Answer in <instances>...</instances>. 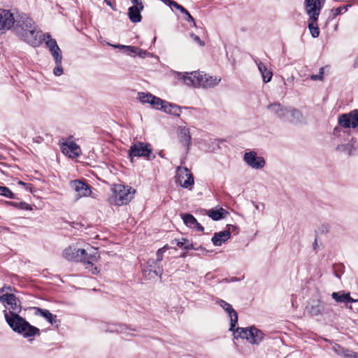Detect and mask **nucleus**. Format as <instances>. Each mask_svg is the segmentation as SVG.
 <instances>
[{"label":"nucleus","instance_id":"nucleus-1","mask_svg":"<svg viewBox=\"0 0 358 358\" xmlns=\"http://www.w3.org/2000/svg\"><path fill=\"white\" fill-rule=\"evenodd\" d=\"M15 34L24 42L36 47L42 43V33L31 18L22 13L17 16L14 27Z\"/></svg>","mask_w":358,"mask_h":358},{"label":"nucleus","instance_id":"nucleus-2","mask_svg":"<svg viewBox=\"0 0 358 358\" xmlns=\"http://www.w3.org/2000/svg\"><path fill=\"white\" fill-rule=\"evenodd\" d=\"M176 78L182 80L187 86L194 87H213L221 80L220 78L210 76L203 72L194 71L191 73L177 72Z\"/></svg>","mask_w":358,"mask_h":358},{"label":"nucleus","instance_id":"nucleus-3","mask_svg":"<svg viewBox=\"0 0 358 358\" xmlns=\"http://www.w3.org/2000/svg\"><path fill=\"white\" fill-rule=\"evenodd\" d=\"M267 110L276 118L283 122L297 123L303 120L302 113L299 110L284 106L278 102L268 105Z\"/></svg>","mask_w":358,"mask_h":358},{"label":"nucleus","instance_id":"nucleus-4","mask_svg":"<svg viewBox=\"0 0 358 358\" xmlns=\"http://www.w3.org/2000/svg\"><path fill=\"white\" fill-rule=\"evenodd\" d=\"M6 321L10 327L20 334H22L24 338L35 336L40 334L38 328L31 325L23 317L19 315V313L6 314Z\"/></svg>","mask_w":358,"mask_h":358},{"label":"nucleus","instance_id":"nucleus-5","mask_svg":"<svg viewBox=\"0 0 358 358\" xmlns=\"http://www.w3.org/2000/svg\"><path fill=\"white\" fill-rule=\"evenodd\" d=\"M113 194L108 201L112 205L122 206L129 203L136 193V189L122 184H114L112 187Z\"/></svg>","mask_w":358,"mask_h":358},{"label":"nucleus","instance_id":"nucleus-6","mask_svg":"<svg viewBox=\"0 0 358 358\" xmlns=\"http://www.w3.org/2000/svg\"><path fill=\"white\" fill-rule=\"evenodd\" d=\"M234 331L235 338L247 339L252 344L258 345L264 339V333L255 327H250L249 329L238 327Z\"/></svg>","mask_w":358,"mask_h":358},{"label":"nucleus","instance_id":"nucleus-7","mask_svg":"<svg viewBox=\"0 0 358 358\" xmlns=\"http://www.w3.org/2000/svg\"><path fill=\"white\" fill-rule=\"evenodd\" d=\"M87 252L85 249L69 246L63 251V257L68 261L85 262Z\"/></svg>","mask_w":358,"mask_h":358},{"label":"nucleus","instance_id":"nucleus-8","mask_svg":"<svg viewBox=\"0 0 358 358\" xmlns=\"http://www.w3.org/2000/svg\"><path fill=\"white\" fill-rule=\"evenodd\" d=\"M149 146L148 144H145L141 142H138L132 145L129 150L131 160L132 161L134 157H144L147 159H150L152 155V150Z\"/></svg>","mask_w":358,"mask_h":358},{"label":"nucleus","instance_id":"nucleus-9","mask_svg":"<svg viewBox=\"0 0 358 358\" xmlns=\"http://www.w3.org/2000/svg\"><path fill=\"white\" fill-rule=\"evenodd\" d=\"M177 182L186 189H192L194 185V177L187 168L178 167Z\"/></svg>","mask_w":358,"mask_h":358},{"label":"nucleus","instance_id":"nucleus-10","mask_svg":"<svg viewBox=\"0 0 358 358\" xmlns=\"http://www.w3.org/2000/svg\"><path fill=\"white\" fill-rule=\"evenodd\" d=\"M305 10L309 20H317L323 7L320 0H305Z\"/></svg>","mask_w":358,"mask_h":358},{"label":"nucleus","instance_id":"nucleus-11","mask_svg":"<svg viewBox=\"0 0 358 358\" xmlns=\"http://www.w3.org/2000/svg\"><path fill=\"white\" fill-rule=\"evenodd\" d=\"M245 162L252 169H261L265 166L266 162L264 157L257 155L255 151L245 152L243 156Z\"/></svg>","mask_w":358,"mask_h":358},{"label":"nucleus","instance_id":"nucleus-12","mask_svg":"<svg viewBox=\"0 0 358 358\" xmlns=\"http://www.w3.org/2000/svg\"><path fill=\"white\" fill-rule=\"evenodd\" d=\"M338 124L344 128H355L358 125V110L343 114L338 117Z\"/></svg>","mask_w":358,"mask_h":358},{"label":"nucleus","instance_id":"nucleus-13","mask_svg":"<svg viewBox=\"0 0 358 358\" xmlns=\"http://www.w3.org/2000/svg\"><path fill=\"white\" fill-rule=\"evenodd\" d=\"M9 307V310H5L3 311L4 317L6 314L20 313L22 310L21 303L20 300L13 294H7L6 295L5 303Z\"/></svg>","mask_w":358,"mask_h":358},{"label":"nucleus","instance_id":"nucleus-14","mask_svg":"<svg viewBox=\"0 0 358 358\" xmlns=\"http://www.w3.org/2000/svg\"><path fill=\"white\" fill-rule=\"evenodd\" d=\"M62 152L70 158H76L80 155V148L78 144L71 139L66 140L61 144Z\"/></svg>","mask_w":358,"mask_h":358},{"label":"nucleus","instance_id":"nucleus-15","mask_svg":"<svg viewBox=\"0 0 358 358\" xmlns=\"http://www.w3.org/2000/svg\"><path fill=\"white\" fill-rule=\"evenodd\" d=\"M16 19L8 10H0V29H10L15 27Z\"/></svg>","mask_w":358,"mask_h":358},{"label":"nucleus","instance_id":"nucleus-16","mask_svg":"<svg viewBox=\"0 0 358 358\" xmlns=\"http://www.w3.org/2000/svg\"><path fill=\"white\" fill-rule=\"evenodd\" d=\"M71 187L77 193L78 198L90 196L92 193L90 187L80 180L72 181L71 182Z\"/></svg>","mask_w":358,"mask_h":358},{"label":"nucleus","instance_id":"nucleus-17","mask_svg":"<svg viewBox=\"0 0 358 358\" xmlns=\"http://www.w3.org/2000/svg\"><path fill=\"white\" fill-rule=\"evenodd\" d=\"M219 304L224 310H225L226 312L228 313L231 320L229 330L234 331V328L236 327L238 323V315L236 311L232 308V306L229 303L223 300H220L219 301Z\"/></svg>","mask_w":358,"mask_h":358},{"label":"nucleus","instance_id":"nucleus-18","mask_svg":"<svg viewBox=\"0 0 358 358\" xmlns=\"http://www.w3.org/2000/svg\"><path fill=\"white\" fill-rule=\"evenodd\" d=\"M236 228V227L230 225L228 227L227 230H224L219 233H215L211 239L213 243L215 245H221L223 243L229 238L231 229L234 231Z\"/></svg>","mask_w":358,"mask_h":358},{"label":"nucleus","instance_id":"nucleus-19","mask_svg":"<svg viewBox=\"0 0 358 358\" xmlns=\"http://www.w3.org/2000/svg\"><path fill=\"white\" fill-rule=\"evenodd\" d=\"M336 150L347 155H356L358 152V143L351 141L346 144L339 145L336 147Z\"/></svg>","mask_w":358,"mask_h":358},{"label":"nucleus","instance_id":"nucleus-20","mask_svg":"<svg viewBox=\"0 0 358 358\" xmlns=\"http://www.w3.org/2000/svg\"><path fill=\"white\" fill-rule=\"evenodd\" d=\"M181 217L185 224L192 229H195L199 231H203L204 228L197 222L196 219L191 214H181Z\"/></svg>","mask_w":358,"mask_h":358},{"label":"nucleus","instance_id":"nucleus-21","mask_svg":"<svg viewBox=\"0 0 358 358\" xmlns=\"http://www.w3.org/2000/svg\"><path fill=\"white\" fill-rule=\"evenodd\" d=\"M178 138L180 142L186 148V152H188L191 144V136L188 128L180 127L178 129Z\"/></svg>","mask_w":358,"mask_h":358},{"label":"nucleus","instance_id":"nucleus-22","mask_svg":"<svg viewBox=\"0 0 358 358\" xmlns=\"http://www.w3.org/2000/svg\"><path fill=\"white\" fill-rule=\"evenodd\" d=\"M254 61L257 64L259 72L261 73L264 83H267L271 81L273 76L272 72L268 70L266 65L260 62L258 59H255Z\"/></svg>","mask_w":358,"mask_h":358},{"label":"nucleus","instance_id":"nucleus-23","mask_svg":"<svg viewBox=\"0 0 358 358\" xmlns=\"http://www.w3.org/2000/svg\"><path fill=\"white\" fill-rule=\"evenodd\" d=\"M331 297L338 303H350L354 301V299L350 296V293H345L343 291L333 292Z\"/></svg>","mask_w":358,"mask_h":358},{"label":"nucleus","instance_id":"nucleus-24","mask_svg":"<svg viewBox=\"0 0 358 358\" xmlns=\"http://www.w3.org/2000/svg\"><path fill=\"white\" fill-rule=\"evenodd\" d=\"M229 213L222 208L219 209L212 208L207 212V215L213 220H219L224 218Z\"/></svg>","mask_w":358,"mask_h":358},{"label":"nucleus","instance_id":"nucleus-25","mask_svg":"<svg viewBox=\"0 0 358 358\" xmlns=\"http://www.w3.org/2000/svg\"><path fill=\"white\" fill-rule=\"evenodd\" d=\"M308 313L313 316H317L324 310V305L321 301H317L308 307Z\"/></svg>","mask_w":358,"mask_h":358},{"label":"nucleus","instance_id":"nucleus-26","mask_svg":"<svg viewBox=\"0 0 358 358\" xmlns=\"http://www.w3.org/2000/svg\"><path fill=\"white\" fill-rule=\"evenodd\" d=\"M139 8L136 6H131L128 10V16L129 20L134 23L140 22L142 20L141 11Z\"/></svg>","mask_w":358,"mask_h":358},{"label":"nucleus","instance_id":"nucleus-27","mask_svg":"<svg viewBox=\"0 0 358 358\" xmlns=\"http://www.w3.org/2000/svg\"><path fill=\"white\" fill-rule=\"evenodd\" d=\"M162 110L166 113L176 116H179L181 113V109L176 104L169 103L165 101Z\"/></svg>","mask_w":358,"mask_h":358},{"label":"nucleus","instance_id":"nucleus-28","mask_svg":"<svg viewBox=\"0 0 358 358\" xmlns=\"http://www.w3.org/2000/svg\"><path fill=\"white\" fill-rule=\"evenodd\" d=\"M36 314L46 319L51 324L57 323V316L52 315L48 310L38 308Z\"/></svg>","mask_w":358,"mask_h":358},{"label":"nucleus","instance_id":"nucleus-29","mask_svg":"<svg viewBox=\"0 0 358 358\" xmlns=\"http://www.w3.org/2000/svg\"><path fill=\"white\" fill-rule=\"evenodd\" d=\"M174 242L176 243L177 246H178L179 248H182L187 250H198V248L194 247V245L192 243H190L189 240L185 238H181V240L174 239L172 241V243H173Z\"/></svg>","mask_w":358,"mask_h":358},{"label":"nucleus","instance_id":"nucleus-30","mask_svg":"<svg viewBox=\"0 0 358 358\" xmlns=\"http://www.w3.org/2000/svg\"><path fill=\"white\" fill-rule=\"evenodd\" d=\"M317 20L308 19V28L313 38L318 37L320 35V29L317 25Z\"/></svg>","mask_w":358,"mask_h":358},{"label":"nucleus","instance_id":"nucleus-31","mask_svg":"<svg viewBox=\"0 0 358 358\" xmlns=\"http://www.w3.org/2000/svg\"><path fill=\"white\" fill-rule=\"evenodd\" d=\"M43 39L45 40V44L48 47L50 51L55 49H56V50H59V48L57 45V41L52 38L49 34H45Z\"/></svg>","mask_w":358,"mask_h":358},{"label":"nucleus","instance_id":"nucleus-32","mask_svg":"<svg viewBox=\"0 0 358 358\" xmlns=\"http://www.w3.org/2000/svg\"><path fill=\"white\" fill-rule=\"evenodd\" d=\"M333 350L339 356L344 358H349L351 350L344 348L342 346L336 344L332 348Z\"/></svg>","mask_w":358,"mask_h":358},{"label":"nucleus","instance_id":"nucleus-33","mask_svg":"<svg viewBox=\"0 0 358 358\" xmlns=\"http://www.w3.org/2000/svg\"><path fill=\"white\" fill-rule=\"evenodd\" d=\"M169 249V245H165L164 247L159 248L156 253L157 259L155 260V264H158L161 263L163 259L164 253Z\"/></svg>","mask_w":358,"mask_h":358},{"label":"nucleus","instance_id":"nucleus-34","mask_svg":"<svg viewBox=\"0 0 358 358\" xmlns=\"http://www.w3.org/2000/svg\"><path fill=\"white\" fill-rule=\"evenodd\" d=\"M0 195L9 199H14L15 195L11 190L6 186H0Z\"/></svg>","mask_w":358,"mask_h":358},{"label":"nucleus","instance_id":"nucleus-35","mask_svg":"<svg viewBox=\"0 0 358 358\" xmlns=\"http://www.w3.org/2000/svg\"><path fill=\"white\" fill-rule=\"evenodd\" d=\"M100 258V256L96 249H93V251L92 252L87 253V259H85V262L87 260L90 261L92 263V262H97ZM86 262H83V264H85Z\"/></svg>","mask_w":358,"mask_h":358},{"label":"nucleus","instance_id":"nucleus-36","mask_svg":"<svg viewBox=\"0 0 358 358\" xmlns=\"http://www.w3.org/2000/svg\"><path fill=\"white\" fill-rule=\"evenodd\" d=\"M164 3L171 8H175L176 9L182 12L185 10V8L181 5L178 4L176 1L173 0H165Z\"/></svg>","mask_w":358,"mask_h":358},{"label":"nucleus","instance_id":"nucleus-37","mask_svg":"<svg viewBox=\"0 0 358 358\" xmlns=\"http://www.w3.org/2000/svg\"><path fill=\"white\" fill-rule=\"evenodd\" d=\"M50 52L52 56L53 57L55 63L62 62V52H61L60 49H59V50H56V49H55V50H50Z\"/></svg>","mask_w":358,"mask_h":358},{"label":"nucleus","instance_id":"nucleus-38","mask_svg":"<svg viewBox=\"0 0 358 358\" xmlns=\"http://www.w3.org/2000/svg\"><path fill=\"white\" fill-rule=\"evenodd\" d=\"M151 97L150 93L138 92L137 98L143 103H148L149 99Z\"/></svg>","mask_w":358,"mask_h":358},{"label":"nucleus","instance_id":"nucleus-39","mask_svg":"<svg viewBox=\"0 0 358 358\" xmlns=\"http://www.w3.org/2000/svg\"><path fill=\"white\" fill-rule=\"evenodd\" d=\"M84 264L85 265V268L88 269L92 274L96 275L99 273V271L97 267L94 266L93 264L90 261L87 260Z\"/></svg>","mask_w":358,"mask_h":358},{"label":"nucleus","instance_id":"nucleus-40","mask_svg":"<svg viewBox=\"0 0 358 358\" xmlns=\"http://www.w3.org/2000/svg\"><path fill=\"white\" fill-rule=\"evenodd\" d=\"M324 67H321L319 70V73L318 74H313L310 76V79L312 80H320V81H322L323 79H324Z\"/></svg>","mask_w":358,"mask_h":358},{"label":"nucleus","instance_id":"nucleus-41","mask_svg":"<svg viewBox=\"0 0 358 358\" xmlns=\"http://www.w3.org/2000/svg\"><path fill=\"white\" fill-rule=\"evenodd\" d=\"M164 102H165V101L156 96L155 99V101H153V104H152V107H153L154 108H156V109L162 110V106H164Z\"/></svg>","mask_w":358,"mask_h":358},{"label":"nucleus","instance_id":"nucleus-42","mask_svg":"<svg viewBox=\"0 0 358 358\" xmlns=\"http://www.w3.org/2000/svg\"><path fill=\"white\" fill-rule=\"evenodd\" d=\"M181 13L185 15V18H184L185 20H186L189 22H192L193 24V27L196 26L194 17L190 15V13L188 12V10L186 8H185V10L184 11L182 10Z\"/></svg>","mask_w":358,"mask_h":358},{"label":"nucleus","instance_id":"nucleus-43","mask_svg":"<svg viewBox=\"0 0 358 358\" xmlns=\"http://www.w3.org/2000/svg\"><path fill=\"white\" fill-rule=\"evenodd\" d=\"M56 66L53 70V73L56 76H59L63 74V68L62 66V62L55 63Z\"/></svg>","mask_w":358,"mask_h":358},{"label":"nucleus","instance_id":"nucleus-44","mask_svg":"<svg viewBox=\"0 0 358 358\" xmlns=\"http://www.w3.org/2000/svg\"><path fill=\"white\" fill-rule=\"evenodd\" d=\"M13 206H15V207H19L22 209H25V210H31V206L25 203V202H20V203H10Z\"/></svg>","mask_w":358,"mask_h":358},{"label":"nucleus","instance_id":"nucleus-45","mask_svg":"<svg viewBox=\"0 0 358 358\" xmlns=\"http://www.w3.org/2000/svg\"><path fill=\"white\" fill-rule=\"evenodd\" d=\"M190 36L199 46H204L205 43L198 36L194 34H190Z\"/></svg>","mask_w":358,"mask_h":358},{"label":"nucleus","instance_id":"nucleus-46","mask_svg":"<svg viewBox=\"0 0 358 358\" xmlns=\"http://www.w3.org/2000/svg\"><path fill=\"white\" fill-rule=\"evenodd\" d=\"M131 2L134 4L133 6H136L137 8H139L140 10H143V5L142 3L141 0H130Z\"/></svg>","mask_w":358,"mask_h":358},{"label":"nucleus","instance_id":"nucleus-47","mask_svg":"<svg viewBox=\"0 0 358 358\" xmlns=\"http://www.w3.org/2000/svg\"><path fill=\"white\" fill-rule=\"evenodd\" d=\"M108 45L115 48H119V49L123 50L124 52H125V50H127V49H131L130 45H120V44L112 45L110 43H108Z\"/></svg>","mask_w":358,"mask_h":358},{"label":"nucleus","instance_id":"nucleus-48","mask_svg":"<svg viewBox=\"0 0 358 358\" xmlns=\"http://www.w3.org/2000/svg\"><path fill=\"white\" fill-rule=\"evenodd\" d=\"M131 49H127V50H125V52L128 55H131V54H136L137 53V51H138V48L136 47H134V46H130Z\"/></svg>","mask_w":358,"mask_h":358},{"label":"nucleus","instance_id":"nucleus-49","mask_svg":"<svg viewBox=\"0 0 358 358\" xmlns=\"http://www.w3.org/2000/svg\"><path fill=\"white\" fill-rule=\"evenodd\" d=\"M347 10H348V8L346 6L338 7L335 10V11H336L335 15H337L346 12Z\"/></svg>","mask_w":358,"mask_h":358},{"label":"nucleus","instance_id":"nucleus-50","mask_svg":"<svg viewBox=\"0 0 358 358\" xmlns=\"http://www.w3.org/2000/svg\"><path fill=\"white\" fill-rule=\"evenodd\" d=\"M5 289H6V287H3L0 289V301L2 302L3 303H5V299H6V294H3L5 292Z\"/></svg>","mask_w":358,"mask_h":358},{"label":"nucleus","instance_id":"nucleus-51","mask_svg":"<svg viewBox=\"0 0 358 358\" xmlns=\"http://www.w3.org/2000/svg\"><path fill=\"white\" fill-rule=\"evenodd\" d=\"M148 52L146 50L139 49L138 48L137 53L136 55H138L140 57H145L147 55Z\"/></svg>","mask_w":358,"mask_h":358},{"label":"nucleus","instance_id":"nucleus-52","mask_svg":"<svg viewBox=\"0 0 358 358\" xmlns=\"http://www.w3.org/2000/svg\"><path fill=\"white\" fill-rule=\"evenodd\" d=\"M350 303H354V308L352 306H350V308L354 309L355 311L358 312V300L354 299V301H350Z\"/></svg>","mask_w":358,"mask_h":358},{"label":"nucleus","instance_id":"nucleus-53","mask_svg":"<svg viewBox=\"0 0 358 358\" xmlns=\"http://www.w3.org/2000/svg\"><path fill=\"white\" fill-rule=\"evenodd\" d=\"M349 358H358V352L351 351Z\"/></svg>","mask_w":358,"mask_h":358},{"label":"nucleus","instance_id":"nucleus-54","mask_svg":"<svg viewBox=\"0 0 358 358\" xmlns=\"http://www.w3.org/2000/svg\"><path fill=\"white\" fill-rule=\"evenodd\" d=\"M155 97H156L155 96H154L151 94V97L149 99L148 103H150L152 106L153 101H155Z\"/></svg>","mask_w":358,"mask_h":358},{"label":"nucleus","instance_id":"nucleus-55","mask_svg":"<svg viewBox=\"0 0 358 358\" xmlns=\"http://www.w3.org/2000/svg\"><path fill=\"white\" fill-rule=\"evenodd\" d=\"M155 97H156L155 96H154L151 94V97L149 99L148 103H150L152 106L153 101H155Z\"/></svg>","mask_w":358,"mask_h":358},{"label":"nucleus","instance_id":"nucleus-56","mask_svg":"<svg viewBox=\"0 0 358 358\" xmlns=\"http://www.w3.org/2000/svg\"><path fill=\"white\" fill-rule=\"evenodd\" d=\"M120 330L117 329V328L113 327L112 329H110V331L113 332L115 331H120V332H123V327L120 326Z\"/></svg>","mask_w":358,"mask_h":358},{"label":"nucleus","instance_id":"nucleus-57","mask_svg":"<svg viewBox=\"0 0 358 358\" xmlns=\"http://www.w3.org/2000/svg\"><path fill=\"white\" fill-rule=\"evenodd\" d=\"M158 268H159V266H158ZM154 273H155L156 275H159V276L162 275V271L160 269H159L158 271L157 269H155Z\"/></svg>","mask_w":358,"mask_h":358},{"label":"nucleus","instance_id":"nucleus-58","mask_svg":"<svg viewBox=\"0 0 358 358\" xmlns=\"http://www.w3.org/2000/svg\"><path fill=\"white\" fill-rule=\"evenodd\" d=\"M154 263H155V260H153V259H150V260L148 261L149 266H150V267H152V264H153Z\"/></svg>","mask_w":358,"mask_h":358},{"label":"nucleus","instance_id":"nucleus-59","mask_svg":"<svg viewBox=\"0 0 358 358\" xmlns=\"http://www.w3.org/2000/svg\"><path fill=\"white\" fill-rule=\"evenodd\" d=\"M6 289L5 291H11L12 288L10 286H5Z\"/></svg>","mask_w":358,"mask_h":358},{"label":"nucleus","instance_id":"nucleus-60","mask_svg":"<svg viewBox=\"0 0 358 358\" xmlns=\"http://www.w3.org/2000/svg\"><path fill=\"white\" fill-rule=\"evenodd\" d=\"M317 247V240L315 239V242L313 243V248H314V249H316Z\"/></svg>","mask_w":358,"mask_h":358},{"label":"nucleus","instance_id":"nucleus-61","mask_svg":"<svg viewBox=\"0 0 358 358\" xmlns=\"http://www.w3.org/2000/svg\"><path fill=\"white\" fill-rule=\"evenodd\" d=\"M19 184H20V185H25V183H24V182H22V181H19Z\"/></svg>","mask_w":358,"mask_h":358},{"label":"nucleus","instance_id":"nucleus-62","mask_svg":"<svg viewBox=\"0 0 358 358\" xmlns=\"http://www.w3.org/2000/svg\"><path fill=\"white\" fill-rule=\"evenodd\" d=\"M105 1L107 3L108 5H110V1H108V0H105Z\"/></svg>","mask_w":358,"mask_h":358},{"label":"nucleus","instance_id":"nucleus-63","mask_svg":"<svg viewBox=\"0 0 358 358\" xmlns=\"http://www.w3.org/2000/svg\"><path fill=\"white\" fill-rule=\"evenodd\" d=\"M337 130H338V129H337V128H335V129H334V134H336V131Z\"/></svg>","mask_w":358,"mask_h":358},{"label":"nucleus","instance_id":"nucleus-64","mask_svg":"<svg viewBox=\"0 0 358 358\" xmlns=\"http://www.w3.org/2000/svg\"><path fill=\"white\" fill-rule=\"evenodd\" d=\"M255 208H256L257 209H258V208H259V206H258L257 205H255Z\"/></svg>","mask_w":358,"mask_h":358}]
</instances>
